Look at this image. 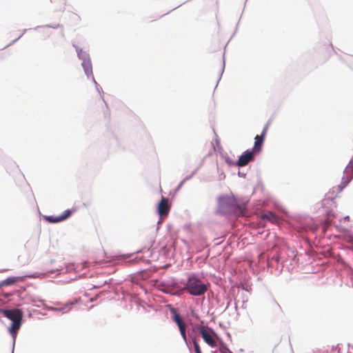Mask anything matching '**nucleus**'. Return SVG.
I'll return each mask as SVG.
<instances>
[{
	"label": "nucleus",
	"instance_id": "obj_1",
	"mask_svg": "<svg viewBox=\"0 0 353 353\" xmlns=\"http://www.w3.org/2000/svg\"><path fill=\"white\" fill-rule=\"evenodd\" d=\"M1 313L5 317L12 321L9 332L15 339L22 324L23 312L19 309H12L2 310Z\"/></svg>",
	"mask_w": 353,
	"mask_h": 353
},
{
	"label": "nucleus",
	"instance_id": "obj_2",
	"mask_svg": "<svg viewBox=\"0 0 353 353\" xmlns=\"http://www.w3.org/2000/svg\"><path fill=\"white\" fill-rule=\"evenodd\" d=\"M219 205L221 209L225 213H234L241 216L245 215V207L238 205L234 197L225 196L221 198Z\"/></svg>",
	"mask_w": 353,
	"mask_h": 353
},
{
	"label": "nucleus",
	"instance_id": "obj_3",
	"mask_svg": "<svg viewBox=\"0 0 353 353\" xmlns=\"http://www.w3.org/2000/svg\"><path fill=\"white\" fill-rule=\"evenodd\" d=\"M184 290L193 296H201L205 294L208 288L196 275L192 274L188 278Z\"/></svg>",
	"mask_w": 353,
	"mask_h": 353
},
{
	"label": "nucleus",
	"instance_id": "obj_4",
	"mask_svg": "<svg viewBox=\"0 0 353 353\" xmlns=\"http://www.w3.org/2000/svg\"><path fill=\"white\" fill-rule=\"evenodd\" d=\"M170 312L172 314V321L177 325L181 336L183 337V340L186 341V324L184 322L183 318L179 314L175 308L172 307L170 309Z\"/></svg>",
	"mask_w": 353,
	"mask_h": 353
},
{
	"label": "nucleus",
	"instance_id": "obj_5",
	"mask_svg": "<svg viewBox=\"0 0 353 353\" xmlns=\"http://www.w3.org/2000/svg\"><path fill=\"white\" fill-rule=\"evenodd\" d=\"M199 332L201 334V336L204 341L210 347H214L217 345L216 341L215 339V336L216 334L214 332V331L208 327H205L204 326H200Z\"/></svg>",
	"mask_w": 353,
	"mask_h": 353
},
{
	"label": "nucleus",
	"instance_id": "obj_6",
	"mask_svg": "<svg viewBox=\"0 0 353 353\" xmlns=\"http://www.w3.org/2000/svg\"><path fill=\"white\" fill-rule=\"evenodd\" d=\"M171 205L167 198L162 197L159 201L157 207V212L159 214L161 219H164L168 216L170 211Z\"/></svg>",
	"mask_w": 353,
	"mask_h": 353
},
{
	"label": "nucleus",
	"instance_id": "obj_7",
	"mask_svg": "<svg viewBox=\"0 0 353 353\" xmlns=\"http://www.w3.org/2000/svg\"><path fill=\"white\" fill-rule=\"evenodd\" d=\"M269 128V124H266V125L264 127L261 134L260 135H256L254 138V145L252 149V151L255 153L259 152L261 150L262 145L263 143V141L265 140V138L267 134V132Z\"/></svg>",
	"mask_w": 353,
	"mask_h": 353
},
{
	"label": "nucleus",
	"instance_id": "obj_8",
	"mask_svg": "<svg viewBox=\"0 0 353 353\" xmlns=\"http://www.w3.org/2000/svg\"><path fill=\"white\" fill-rule=\"evenodd\" d=\"M77 52L78 57L83 59L82 66L84 69V71L88 77L92 75V64L91 61L89 59H86V54L83 53L81 49L77 48Z\"/></svg>",
	"mask_w": 353,
	"mask_h": 353
},
{
	"label": "nucleus",
	"instance_id": "obj_9",
	"mask_svg": "<svg viewBox=\"0 0 353 353\" xmlns=\"http://www.w3.org/2000/svg\"><path fill=\"white\" fill-rule=\"evenodd\" d=\"M254 152L246 151L239 159L236 165L243 167L248 164L254 159Z\"/></svg>",
	"mask_w": 353,
	"mask_h": 353
},
{
	"label": "nucleus",
	"instance_id": "obj_10",
	"mask_svg": "<svg viewBox=\"0 0 353 353\" xmlns=\"http://www.w3.org/2000/svg\"><path fill=\"white\" fill-rule=\"evenodd\" d=\"M72 214V211L70 210H65L61 215L54 216H49L46 217V220L50 223H58L63 221H65L68 218H69Z\"/></svg>",
	"mask_w": 353,
	"mask_h": 353
},
{
	"label": "nucleus",
	"instance_id": "obj_11",
	"mask_svg": "<svg viewBox=\"0 0 353 353\" xmlns=\"http://www.w3.org/2000/svg\"><path fill=\"white\" fill-rule=\"evenodd\" d=\"M261 219L268 221L270 223L275 224L278 223L279 221V217L272 212L263 214L261 215Z\"/></svg>",
	"mask_w": 353,
	"mask_h": 353
},
{
	"label": "nucleus",
	"instance_id": "obj_12",
	"mask_svg": "<svg viewBox=\"0 0 353 353\" xmlns=\"http://www.w3.org/2000/svg\"><path fill=\"white\" fill-rule=\"evenodd\" d=\"M21 281H23V277L21 276L9 277L1 281L0 287L13 285Z\"/></svg>",
	"mask_w": 353,
	"mask_h": 353
},
{
	"label": "nucleus",
	"instance_id": "obj_13",
	"mask_svg": "<svg viewBox=\"0 0 353 353\" xmlns=\"http://www.w3.org/2000/svg\"><path fill=\"white\" fill-rule=\"evenodd\" d=\"M192 342H193L195 352L196 353H202L201 350L200 349V346H199V343H197L196 340L194 339Z\"/></svg>",
	"mask_w": 353,
	"mask_h": 353
},
{
	"label": "nucleus",
	"instance_id": "obj_14",
	"mask_svg": "<svg viewBox=\"0 0 353 353\" xmlns=\"http://www.w3.org/2000/svg\"><path fill=\"white\" fill-rule=\"evenodd\" d=\"M99 103L101 104V105L102 106V108H107V105L106 104L104 103V101L103 100H99Z\"/></svg>",
	"mask_w": 353,
	"mask_h": 353
},
{
	"label": "nucleus",
	"instance_id": "obj_15",
	"mask_svg": "<svg viewBox=\"0 0 353 353\" xmlns=\"http://www.w3.org/2000/svg\"><path fill=\"white\" fill-rule=\"evenodd\" d=\"M228 353H232L230 350H228Z\"/></svg>",
	"mask_w": 353,
	"mask_h": 353
}]
</instances>
